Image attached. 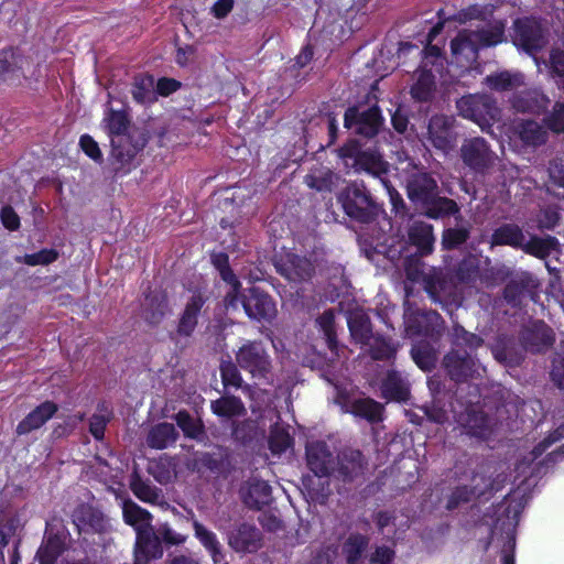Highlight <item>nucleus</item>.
I'll return each instance as SVG.
<instances>
[{
    "mask_svg": "<svg viewBox=\"0 0 564 564\" xmlns=\"http://www.w3.org/2000/svg\"><path fill=\"white\" fill-rule=\"evenodd\" d=\"M505 40V24L501 21L488 23L476 31H460L451 42V66L460 68L459 74L452 77L463 76L465 73H479L476 65L478 51L481 47L495 46Z\"/></svg>",
    "mask_w": 564,
    "mask_h": 564,
    "instance_id": "1",
    "label": "nucleus"
},
{
    "mask_svg": "<svg viewBox=\"0 0 564 564\" xmlns=\"http://www.w3.org/2000/svg\"><path fill=\"white\" fill-rule=\"evenodd\" d=\"M102 124L111 140L109 166L116 175H126L133 167L135 155L145 145L144 139H134L127 133L129 119L122 110L109 109L102 119Z\"/></svg>",
    "mask_w": 564,
    "mask_h": 564,
    "instance_id": "2",
    "label": "nucleus"
},
{
    "mask_svg": "<svg viewBox=\"0 0 564 564\" xmlns=\"http://www.w3.org/2000/svg\"><path fill=\"white\" fill-rule=\"evenodd\" d=\"M338 154L347 169H352L357 173L366 172L378 178L394 206L402 202L389 181L390 164L376 148H364L358 141L350 140L339 149Z\"/></svg>",
    "mask_w": 564,
    "mask_h": 564,
    "instance_id": "3",
    "label": "nucleus"
},
{
    "mask_svg": "<svg viewBox=\"0 0 564 564\" xmlns=\"http://www.w3.org/2000/svg\"><path fill=\"white\" fill-rule=\"evenodd\" d=\"M443 22H437L427 34V45L420 67L415 72V82L411 87V95L417 101H429L435 91L436 79L447 83L445 78V57L441 48L433 45V41L441 33Z\"/></svg>",
    "mask_w": 564,
    "mask_h": 564,
    "instance_id": "4",
    "label": "nucleus"
},
{
    "mask_svg": "<svg viewBox=\"0 0 564 564\" xmlns=\"http://www.w3.org/2000/svg\"><path fill=\"white\" fill-rule=\"evenodd\" d=\"M453 351L444 357V366L451 378L462 382L478 373L479 365L470 352L482 345V339L458 324L454 325L452 333Z\"/></svg>",
    "mask_w": 564,
    "mask_h": 564,
    "instance_id": "5",
    "label": "nucleus"
},
{
    "mask_svg": "<svg viewBox=\"0 0 564 564\" xmlns=\"http://www.w3.org/2000/svg\"><path fill=\"white\" fill-rule=\"evenodd\" d=\"M525 503L524 496L519 497L514 492L498 507V517L491 529V536L492 539L500 536L503 541L501 564H514L516 529Z\"/></svg>",
    "mask_w": 564,
    "mask_h": 564,
    "instance_id": "6",
    "label": "nucleus"
},
{
    "mask_svg": "<svg viewBox=\"0 0 564 564\" xmlns=\"http://www.w3.org/2000/svg\"><path fill=\"white\" fill-rule=\"evenodd\" d=\"M395 171L398 176L405 182L408 196L411 202L422 205L429 202L438 192L436 181L425 171L420 162H416L404 151L397 153Z\"/></svg>",
    "mask_w": 564,
    "mask_h": 564,
    "instance_id": "7",
    "label": "nucleus"
},
{
    "mask_svg": "<svg viewBox=\"0 0 564 564\" xmlns=\"http://www.w3.org/2000/svg\"><path fill=\"white\" fill-rule=\"evenodd\" d=\"M503 464L487 463L480 467V471L473 477L474 486L457 487L448 498L446 508L453 510L460 503L467 502L471 497H485L499 491L506 484L508 476L505 474Z\"/></svg>",
    "mask_w": 564,
    "mask_h": 564,
    "instance_id": "8",
    "label": "nucleus"
},
{
    "mask_svg": "<svg viewBox=\"0 0 564 564\" xmlns=\"http://www.w3.org/2000/svg\"><path fill=\"white\" fill-rule=\"evenodd\" d=\"M563 438L564 425H561L556 430L544 436L541 441H539L533 446L532 451L528 454V456H524L516 465V478L523 477V480H521V482H523L532 475H534L539 470V465L541 464H535V460L539 459L546 449H549L552 445L561 442ZM562 456H564V444L549 453L546 456V460L555 463L558 459V457Z\"/></svg>",
    "mask_w": 564,
    "mask_h": 564,
    "instance_id": "9",
    "label": "nucleus"
},
{
    "mask_svg": "<svg viewBox=\"0 0 564 564\" xmlns=\"http://www.w3.org/2000/svg\"><path fill=\"white\" fill-rule=\"evenodd\" d=\"M458 113L487 131L499 116V109L492 97L485 94L463 96L457 100Z\"/></svg>",
    "mask_w": 564,
    "mask_h": 564,
    "instance_id": "10",
    "label": "nucleus"
},
{
    "mask_svg": "<svg viewBox=\"0 0 564 564\" xmlns=\"http://www.w3.org/2000/svg\"><path fill=\"white\" fill-rule=\"evenodd\" d=\"M345 213L361 223H370L377 206L362 182H352L338 195Z\"/></svg>",
    "mask_w": 564,
    "mask_h": 564,
    "instance_id": "11",
    "label": "nucleus"
},
{
    "mask_svg": "<svg viewBox=\"0 0 564 564\" xmlns=\"http://www.w3.org/2000/svg\"><path fill=\"white\" fill-rule=\"evenodd\" d=\"M237 365L259 381L269 382L271 378V358L261 341L248 340L236 352Z\"/></svg>",
    "mask_w": 564,
    "mask_h": 564,
    "instance_id": "12",
    "label": "nucleus"
},
{
    "mask_svg": "<svg viewBox=\"0 0 564 564\" xmlns=\"http://www.w3.org/2000/svg\"><path fill=\"white\" fill-rule=\"evenodd\" d=\"M344 123L357 134L371 138L379 132L383 118L377 104L358 105L346 110Z\"/></svg>",
    "mask_w": 564,
    "mask_h": 564,
    "instance_id": "13",
    "label": "nucleus"
},
{
    "mask_svg": "<svg viewBox=\"0 0 564 564\" xmlns=\"http://www.w3.org/2000/svg\"><path fill=\"white\" fill-rule=\"evenodd\" d=\"M410 296L406 289V297ZM404 326L409 336L413 335H438L443 326L442 316L435 311H416L412 310L409 299L404 302Z\"/></svg>",
    "mask_w": 564,
    "mask_h": 564,
    "instance_id": "14",
    "label": "nucleus"
},
{
    "mask_svg": "<svg viewBox=\"0 0 564 564\" xmlns=\"http://www.w3.org/2000/svg\"><path fill=\"white\" fill-rule=\"evenodd\" d=\"M241 305L251 319L270 322L276 315L275 303L271 296L259 288H250L247 293L240 294L238 290V306Z\"/></svg>",
    "mask_w": 564,
    "mask_h": 564,
    "instance_id": "15",
    "label": "nucleus"
},
{
    "mask_svg": "<svg viewBox=\"0 0 564 564\" xmlns=\"http://www.w3.org/2000/svg\"><path fill=\"white\" fill-rule=\"evenodd\" d=\"M68 532L59 521L46 522V530L41 546L36 552L39 564H55L65 550Z\"/></svg>",
    "mask_w": 564,
    "mask_h": 564,
    "instance_id": "16",
    "label": "nucleus"
},
{
    "mask_svg": "<svg viewBox=\"0 0 564 564\" xmlns=\"http://www.w3.org/2000/svg\"><path fill=\"white\" fill-rule=\"evenodd\" d=\"M513 43L528 54H534L547 43L545 32L539 21L531 18L519 19L514 22Z\"/></svg>",
    "mask_w": 564,
    "mask_h": 564,
    "instance_id": "17",
    "label": "nucleus"
},
{
    "mask_svg": "<svg viewBox=\"0 0 564 564\" xmlns=\"http://www.w3.org/2000/svg\"><path fill=\"white\" fill-rule=\"evenodd\" d=\"M460 158L466 166L476 173H485L495 162L496 154L484 138L465 140L460 148Z\"/></svg>",
    "mask_w": 564,
    "mask_h": 564,
    "instance_id": "18",
    "label": "nucleus"
},
{
    "mask_svg": "<svg viewBox=\"0 0 564 564\" xmlns=\"http://www.w3.org/2000/svg\"><path fill=\"white\" fill-rule=\"evenodd\" d=\"M454 420L462 427V433L478 440H488L494 432L492 420L477 410L474 405H468L465 411L457 413L455 409Z\"/></svg>",
    "mask_w": 564,
    "mask_h": 564,
    "instance_id": "19",
    "label": "nucleus"
},
{
    "mask_svg": "<svg viewBox=\"0 0 564 564\" xmlns=\"http://www.w3.org/2000/svg\"><path fill=\"white\" fill-rule=\"evenodd\" d=\"M454 118L436 115L433 116L427 126V139L431 144L443 153H448L455 147L456 132L454 131Z\"/></svg>",
    "mask_w": 564,
    "mask_h": 564,
    "instance_id": "20",
    "label": "nucleus"
},
{
    "mask_svg": "<svg viewBox=\"0 0 564 564\" xmlns=\"http://www.w3.org/2000/svg\"><path fill=\"white\" fill-rule=\"evenodd\" d=\"M520 340L525 350L544 352L553 346L555 334L543 321H533L522 328Z\"/></svg>",
    "mask_w": 564,
    "mask_h": 564,
    "instance_id": "21",
    "label": "nucleus"
},
{
    "mask_svg": "<svg viewBox=\"0 0 564 564\" xmlns=\"http://www.w3.org/2000/svg\"><path fill=\"white\" fill-rule=\"evenodd\" d=\"M525 253L532 254L545 261V267L550 274L553 275L551 281L552 286L560 282L558 273L561 269L552 265L550 258H555L558 253V241L554 237H531L530 239H524V245L521 247Z\"/></svg>",
    "mask_w": 564,
    "mask_h": 564,
    "instance_id": "22",
    "label": "nucleus"
},
{
    "mask_svg": "<svg viewBox=\"0 0 564 564\" xmlns=\"http://www.w3.org/2000/svg\"><path fill=\"white\" fill-rule=\"evenodd\" d=\"M306 462L310 470L318 478L335 474V457L324 441L307 443Z\"/></svg>",
    "mask_w": 564,
    "mask_h": 564,
    "instance_id": "23",
    "label": "nucleus"
},
{
    "mask_svg": "<svg viewBox=\"0 0 564 564\" xmlns=\"http://www.w3.org/2000/svg\"><path fill=\"white\" fill-rule=\"evenodd\" d=\"M274 267L281 275L292 282L306 281L314 272V267L307 258L292 252L276 257Z\"/></svg>",
    "mask_w": 564,
    "mask_h": 564,
    "instance_id": "24",
    "label": "nucleus"
},
{
    "mask_svg": "<svg viewBox=\"0 0 564 564\" xmlns=\"http://www.w3.org/2000/svg\"><path fill=\"white\" fill-rule=\"evenodd\" d=\"M336 390L337 397L335 401L341 408L343 412L366 419L370 422L381 420L382 406L378 402L370 399H349L338 387H336Z\"/></svg>",
    "mask_w": 564,
    "mask_h": 564,
    "instance_id": "25",
    "label": "nucleus"
},
{
    "mask_svg": "<svg viewBox=\"0 0 564 564\" xmlns=\"http://www.w3.org/2000/svg\"><path fill=\"white\" fill-rule=\"evenodd\" d=\"M267 419L272 422L273 419H279V414L272 409H267L261 415L257 416V420H247L234 426V438L242 444L262 441L265 437Z\"/></svg>",
    "mask_w": 564,
    "mask_h": 564,
    "instance_id": "26",
    "label": "nucleus"
},
{
    "mask_svg": "<svg viewBox=\"0 0 564 564\" xmlns=\"http://www.w3.org/2000/svg\"><path fill=\"white\" fill-rule=\"evenodd\" d=\"M261 542V531L250 523H241L228 533V545L238 553L257 552Z\"/></svg>",
    "mask_w": 564,
    "mask_h": 564,
    "instance_id": "27",
    "label": "nucleus"
},
{
    "mask_svg": "<svg viewBox=\"0 0 564 564\" xmlns=\"http://www.w3.org/2000/svg\"><path fill=\"white\" fill-rule=\"evenodd\" d=\"M72 518L79 533H104L109 528V522L105 516L87 505L78 506Z\"/></svg>",
    "mask_w": 564,
    "mask_h": 564,
    "instance_id": "28",
    "label": "nucleus"
},
{
    "mask_svg": "<svg viewBox=\"0 0 564 564\" xmlns=\"http://www.w3.org/2000/svg\"><path fill=\"white\" fill-rule=\"evenodd\" d=\"M240 497L248 508L261 509L272 500L271 486L265 480L252 477L241 486Z\"/></svg>",
    "mask_w": 564,
    "mask_h": 564,
    "instance_id": "29",
    "label": "nucleus"
},
{
    "mask_svg": "<svg viewBox=\"0 0 564 564\" xmlns=\"http://www.w3.org/2000/svg\"><path fill=\"white\" fill-rule=\"evenodd\" d=\"M212 262L219 271L221 279L230 285V290L225 296L226 310H238V290L241 284L228 264V256L225 253L213 254Z\"/></svg>",
    "mask_w": 564,
    "mask_h": 564,
    "instance_id": "30",
    "label": "nucleus"
},
{
    "mask_svg": "<svg viewBox=\"0 0 564 564\" xmlns=\"http://www.w3.org/2000/svg\"><path fill=\"white\" fill-rule=\"evenodd\" d=\"M58 406L52 401H45L32 410L18 425L17 434L25 435L42 427L57 412Z\"/></svg>",
    "mask_w": 564,
    "mask_h": 564,
    "instance_id": "31",
    "label": "nucleus"
},
{
    "mask_svg": "<svg viewBox=\"0 0 564 564\" xmlns=\"http://www.w3.org/2000/svg\"><path fill=\"white\" fill-rule=\"evenodd\" d=\"M206 300L207 297L200 290H196L192 293L180 318L177 327L180 335L189 336L194 332L197 325L198 314Z\"/></svg>",
    "mask_w": 564,
    "mask_h": 564,
    "instance_id": "32",
    "label": "nucleus"
},
{
    "mask_svg": "<svg viewBox=\"0 0 564 564\" xmlns=\"http://www.w3.org/2000/svg\"><path fill=\"white\" fill-rule=\"evenodd\" d=\"M550 100L539 89H525L519 94L513 95L511 99L512 108L519 112L540 113L543 111Z\"/></svg>",
    "mask_w": 564,
    "mask_h": 564,
    "instance_id": "33",
    "label": "nucleus"
},
{
    "mask_svg": "<svg viewBox=\"0 0 564 564\" xmlns=\"http://www.w3.org/2000/svg\"><path fill=\"white\" fill-rule=\"evenodd\" d=\"M337 465L335 464V473L343 480H352L364 471V456L357 449H347L338 455Z\"/></svg>",
    "mask_w": 564,
    "mask_h": 564,
    "instance_id": "34",
    "label": "nucleus"
},
{
    "mask_svg": "<svg viewBox=\"0 0 564 564\" xmlns=\"http://www.w3.org/2000/svg\"><path fill=\"white\" fill-rule=\"evenodd\" d=\"M142 306L145 321L152 325H156L169 312L167 296L161 290L151 291L145 295Z\"/></svg>",
    "mask_w": 564,
    "mask_h": 564,
    "instance_id": "35",
    "label": "nucleus"
},
{
    "mask_svg": "<svg viewBox=\"0 0 564 564\" xmlns=\"http://www.w3.org/2000/svg\"><path fill=\"white\" fill-rule=\"evenodd\" d=\"M178 431L174 424L163 422L151 427L147 436V444L154 449H165L175 444Z\"/></svg>",
    "mask_w": 564,
    "mask_h": 564,
    "instance_id": "36",
    "label": "nucleus"
},
{
    "mask_svg": "<svg viewBox=\"0 0 564 564\" xmlns=\"http://www.w3.org/2000/svg\"><path fill=\"white\" fill-rule=\"evenodd\" d=\"M193 527L196 539L209 553L214 564H227L217 535L198 521H194Z\"/></svg>",
    "mask_w": 564,
    "mask_h": 564,
    "instance_id": "37",
    "label": "nucleus"
},
{
    "mask_svg": "<svg viewBox=\"0 0 564 564\" xmlns=\"http://www.w3.org/2000/svg\"><path fill=\"white\" fill-rule=\"evenodd\" d=\"M495 359L506 367H514L522 360V351L507 336H499L491 348Z\"/></svg>",
    "mask_w": 564,
    "mask_h": 564,
    "instance_id": "38",
    "label": "nucleus"
},
{
    "mask_svg": "<svg viewBox=\"0 0 564 564\" xmlns=\"http://www.w3.org/2000/svg\"><path fill=\"white\" fill-rule=\"evenodd\" d=\"M485 84L492 90L511 91L524 85V75L517 70H502L486 76Z\"/></svg>",
    "mask_w": 564,
    "mask_h": 564,
    "instance_id": "39",
    "label": "nucleus"
},
{
    "mask_svg": "<svg viewBox=\"0 0 564 564\" xmlns=\"http://www.w3.org/2000/svg\"><path fill=\"white\" fill-rule=\"evenodd\" d=\"M339 181L340 176L325 166H314L305 176L306 185L318 192H332Z\"/></svg>",
    "mask_w": 564,
    "mask_h": 564,
    "instance_id": "40",
    "label": "nucleus"
},
{
    "mask_svg": "<svg viewBox=\"0 0 564 564\" xmlns=\"http://www.w3.org/2000/svg\"><path fill=\"white\" fill-rule=\"evenodd\" d=\"M525 235L521 227L516 224H503L491 235V246H510L521 249L524 245Z\"/></svg>",
    "mask_w": 564,
    "mask_h": 564,
    "instance_id": "41",
    "label": "nucleus"
},
{
    "mask_svg": "<svg viewBox=\"0 0 564 564\" xmlns=\"http://www.w3.org/2000/svg\"><path fill=\"white\" fill-rule=\"evenodd\" d=\"M406 276L409 280L413 282L422 281L424 284V290L427 292L430 297L435 303H442V291H443V284L437 279V281H434L433 278H427L423 270V264L419 261L415 262L414 265L409 263L405 267Z\"/></svg>",
    "mask_w": 564,
    "mask_h": 564,
    "instance_id": "42",
    "label": "nucleus"
},
{
    "mask_svg": "<svg viewBox=\"0 0 564 564\" xmlns=\"http://www.w3.org/2000/svg\"><path fill=\"white\" fill-rule=\"evenodd\" d=\"M382 395L387 400L404 401L409 395V386L400 372L390 371L381 386Z\"/></svg>",
    "mask_w": 564,
    "mask_h": 564,
    "instance_id": "43",
    "label": "nucleus"
},
{
    "mask_svg": "<svg viewBox=\"0 0 564 564\" xmlns=\"http://www.w3.org/2000/svg\"><path fill=\"white\" fill-rule=\"evenodd\" d=\"M347 324L351 337L362 345H365L371 337V324L369 317L360 310L349 312L347 316Z\"/></svg>",
    "mask_w": 564,
    "mask_h": 564,
    "instance_id": "44",
    "label": "nucleus"
},
{
    "mask_svg": "<svg viewBox=\"0 0 564 564\" xmlns=\"http://www.w3.org/2000/svg\"><path fill=\"white\" fill-rule=\"evenodd\" d=\"M409 239L417 247L421 256H426L433 248V227L423 221H414L409 229Z\"/></svg>",
    "mask_w": 564,
    "mask_h": 564,
    "instance_id": "45",
    "label": "nucleus"
},
{
    "mask_svg": "<svg viewBox=\"0 0 564 564\" xmlns=\"http://www.w3.org/2000/svg\"><path fill=\"white\" fill-rule=\"evenodd\" d=\"M23 528L20 516L14 510L0 511V544L6 547L12 539H15Z\"/></svg>",
    "mask_w": 564,
    "mask_h": 564,
    "instance_id": "46",
    "label": "nucleus"
},
{
    "mask_svg": "<svg viewBox=\"0 0 564 564\" xmlns=\"http://www.w3.org/2000/svg\"><path fill=\"white\" fill-rule=\"evenodd\" d=\"M421 206L424 208L426 216L434 219L452 216L459 212L457 204L453 199L440 197L438 193Z\"/></svg>",
    "mask_w": 564,
    "mask_h": 564,
    "instance_id": "47",
    "label": "nucleus"
},
{
    "mask_svg": "<svg viewBox=\"0 0 564 564\" xmlns=\"http://www.w3.org/2000/svg\"><path fill=\"white\" fill-rule=\"evenodd\" d=\"M131 94L133 99L142 105L155 101V79L151 75H140L134 78Z\"/></svg>",
    "mask_w": 564,
    "mask_h": 564,
    "instance_id": "48",
    "label": "nucleus"
},
{
    "mask_svg": "<svg viewBox=\"0 0 564 564\" xmlns=\"http://www.w3.org/2000/svg\"><path fill=\"white\" fill-rule=\"evenodd\" d=\"M369 544V538L360 533H351L343 544V553L348 564H360L361 557Z\"/></svg>",
    "mask_w": 564,
    "mask_h": 564,
    "instance_id": "49",
    "label": "nucleus"
},
{
    "mask_svg": "<svg viewBox=\"0 0 564 564\" xmlns=\"http://www.w3.org/2000/svg\"><path fill=\"white\" fill-rule=\"evenodd\" d=\"M520 139L531 147H538L545 143L547 132L543 126L532 120H524L518 126Z\"/></svg>",
    "mask_w": 564,
    "mask_h": 564,
    "instance_id": "50",
    "label": "nucleus"
},
{
    "mask_svg": "<svg viewBox=\"0 0 564 564\" xmlns=\"http://www.w3.org/2000/svg\"><path fill=\"white\" fill-rule=\"evenodd\" d=\"M535 286L536 284L532 275L528 273L522 274L518 280H512L506 285L503 291L505 300L512 306H517L521 303L524 290Z\"/></svg>",
    "mask_w": 564,
    "mask_h": 564,
    "instance_id": "51",
    "label": "nucleus"
},
{
    "mask_svg": "<svg viewBox=\"0 0 564 564\" xmlns=\"http://www.w3.org/2000/svg\"><path fill=\"white\" fill-rule=\"evenodd\" d=\"M279 419L271 422L269 448L273 455H281L292 445V437L288 430L279 424Z\"/></svg>",
    "mask_w": 564,
    "mask_h": 564,
    "instance_id": "52",
    "label": "nucleus"
},
{
    "mask_svg": "<svg viewBox=\"0 0 564 564\" xmlns=\"http://www.w3.org/2000/svg\"><path fill=\"white\" fill-rule=\"evenodd\" d=\"M411 355L415 364L425 371L434 368L437 360V350L430 343L421 340L413 345Z\"/></svg>",
    "mask_w": 564,
    "mask_h": 564,
    "instance_id": "53",
    "label": "nucleus"
},
{
    "mask_svg": "<svg viewBox=\"0 0 564 564\" xmlns=\"http://www.w3.org/2000/svg\"><path fill=\"white\" fill-rule=\"evenodd\" d=\"M212 411L223 419H234L245 412V406L240 399L236 397H221L212 402Z\"/></svg>",
    "mask_w": 564,
    "mask_h": 564,
    "instance_id": "54",
    "label": "nucleus"
},
{
    "mask_svg": "<svg viewBox=\"0 0 564 564\" xmlns=\"http://www.w3.org/2000/svg\"><path fill=\"white\" fill-rule=\"evenodd\" d=\"M373 359L390 360L397 352V346L388 338L375 335L366 344Z\"/></svg>",
    "mask_w": 564,
    "mask_h": 564,
    "instance_id": "55",
    "label": "nucleus"
},
{
    "mask_svg": "<svg viewBox=\"0 0 564 564\" xmlns=\"http://www.w3.org/2000/svg\"><path fill=\"white\" fill-rule=\"evenodd\" d=\"M131 490L140 500L148 503H159L162 499L161 490L153 487L149 481L134 476L131 480Z\"/></svg>",
    "mask_w": 564,
    "mask_h": 564,
    "instance_id": "56",
    "label": "nucleus"
},
{
    "mask_svg": "<svg viewBox=\"0 0 564 564\" xmlns=\"http://www.w3.org/2000/svg\"><path fill=\"white\" fill-rule=\"evenodd\" d=\"M494 8L491 6H479L474 4L466 9L460 10L456 19L460 23H466L471 20H479L482 22L489 21V19L492 17Z\"/></svg>",
    "mask_w": 564,
    "mask_h": 564,
    "instance_id": "57",
    "label": "nucleus"
},
{
    "mask_svg": "<svg viewBox=\"0 0 564 564\" xmlns=\"http://www.w3.org/2000/svg\"><path fill=\"white\" fill-rule=\"evenodd\" d=\"M110 420V410L108 406L102 404L99 408V412L95 413L89 420V432L97 440L100 441L104 438L105 429L107 423Z\"/></svg>",
    "mask_w": 564,
    "mask_h": 564,
    "instance_id": "58",
    "label": "nucleus"
},
{
    "mask_svg": "<svg viewBox=\"0 0 564 564\" xmlns=\"http://www.w3.org/2000/svg\"><path fill=\"white\" fill-rule=\"evenodd\" d=\"M177 426L189 438H199L203 434L200 424L195 421L186 411H180L175 415Z\"/></svg>",
    "mask_w": 564,
    "mask_h": 564,
    "instance_id": "59",
    "label": "nucleus"
},
{
    "mask_svg": "<svg viewBox=\"0 0 564 564\" xmlns=\"http://www.w3.org/2000/svg\"><path fill=\"white\" fill-rule=\"evenodd\" d=\"M478 263L473 257L465 258L458 265L456 278L465 284L475 283L478 278Z\"/></svg>",
    "mask_w": 564,
    "mask_h": 564,
    "instance_id": "60",
    "label": "nucleus"
},
{
    "mask_svg": "<svg viewBox=\"0 0 564 564\" xmlns=\"http://www.w3.org/2000/svg\"><path fill=\"white\" fill-rule=\"evenodd\" d=\"M58 257V252L55 249H42L37 252L24 254L19 259V262L34 267V265H46L54 262Z\"/></svg>",
    "mask_w": 564,
    "mask_h": 564,
    "instance_id": "61",
    "label": "nucleus"
},
{
    "mask_svg": "<svg viewBox=\"0 0 564 564\" xmlns=\"http://www.w3.org/2000/svg\"><path fill=\"white\" fill-rule=\"evenodd\" d=\"M316 324L323 332L327 345L330 349H334L335 346V313L333 310L325 311L317 319Z\"/></svg>",
    "mask_w": 564,
    "mask_h": 564,
    "instance_id": "62",
    "label": "nucleus"
},
{
    "mask_svg": "<svg viewBox=\"0 0 564 564\" xmlns=\"http://www.w3.org/2000/svg\"><path fill=\"white\" fill-rule=\"evenodd\" d=\"M220 375L225 387L239 388L241 386L242 378L240 372L231 361L221 364Z\"/></svg>",
    "mask_w": 564,
    "mask_h": 564,
    "instance_id": "63",
    "label": "nucleus"
},
{
    "mask_svg": "<svg viewBox=\"0 0 564 564\" xmlns=\"http://www.w3.org/2000/svg\"><path fill=\"white\" fill-rule=\"evenodd\" d=\"M550 375L554 384L560 389H564V348L556 351Z\"/></svg>",
    "mask_w": 564,
    "mask_h": 564,
    "instance_id": "64",
    "label": "nucleus"
}]
</instances>
